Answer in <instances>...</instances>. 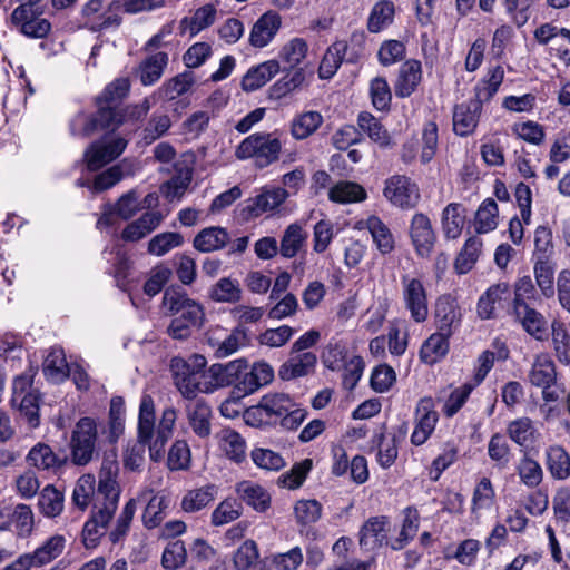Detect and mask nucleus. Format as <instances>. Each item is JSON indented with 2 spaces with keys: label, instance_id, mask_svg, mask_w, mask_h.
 Returning <instances> with one entry per match:
<instances>
[{
  "label": "nucleus",
  "instance_id": "obj_1",
  "mask_svg": "<svg viewBox=\"0 0 570 570\" xmlns=\"http://www.w3.org/2000/svg\"><path fill=\"white\" fill-rule=\"evenodd\" d=\"M245 417L253 425L279 423L287 430H295L305 420L306 411L286 393H268L256 406L246 411Z\"/></svg>",
  "mask_w": 570,
  "mask_h": 570
},
{
  "label": "nucleus",
  "instance_id": "obj_2",
  "mask_svg": "<svg viewBox=\"0 0 570 570\" xmlns=\"http://www.w3.org/2000/svg\"><path fill=\"white\" fill-rule=\"evenodd\" d=\"M206 357L200 354H194L187 360H171L174 384L185 399L193 400L198 393L208 394L216 391L215 377L212 376L210 366L206 370Z\"/></svg>",
  "mask_w": 570,
  "mask_h": 570
},
{
  "label": "nucleus",
  "instance_id": "obj_3",
  "mask_svg": "<svg viewBox=\"0 0 570 570\" xmlns=\"http://www.w3.org/2000/svg\"><path fill=\"white\" fill-rule=\"evenodd\" d=\"M116 471L117 465L114 462L101 468L92 503L91 518L105 527H108L118 507L120 490L116 480Z\"/></svg>",
  "mask_w": 570,
  "mask_h": 570
},
{
  "label": "nucleus",
  "instance_id": "obj_4",
  "mask_svg": "<svg viewBox=\"0 0 570 570\" xmlns=\"http://www.w3.org/2000/svg\"><path fill=\"white\" fill-rule=\"evenodd\" d=\"M282 142L273 134L255 132L246 137L236 148L238 159H254L255 166L265 168L275 163L281 154Z\"/></svg>",
  "mask_w": 570,
  "mask_h": 570
},
{
  "label": "nucleus",
  "instance_id": "obj_5",
  "mask_svg": "<svg viewBox=\"0 0 570 570\" xmlns=\"http://www.w3.org/2000/svg\"><path fill=\"white\" fill-rule=\"evenodd\" d=\"M99 430L95 419L85 416L77 421L70 438V456L73 464L87 465L97 454Z\"/></svg>",
  "mask_w": 570,
  "mask_h": 570
},
{
  "label": "nucleus",
  "instance_id": "obj_6",
  "mask_svg": "<svg viewBox=\"0 0 570 570\" xmlns=\"http://www.w3.org/2000/svg\"><path fill=\"white\" fill-rule=\"evenodd\" d=\"M10 27L22 36L31 39H43L50 30L51 23L42 17L36 6H18L10 14Z\"/></svg>",
  "mask_w": 570,
  "mask_h": 570
},
{
  "label": "nucleus",
  "instance_id": "obj_7",
  "mask_svg": "<svg viewBox=\"0 0 570 570\" xmlns=\"http://www.w3.org/2000/svg\"><path fill=\"white\" fill-rule=\"evenodd\" d=\"M401 292L405 309L415 323H423L429 316L428 294L421 278L411 274L401 276Z\"/></svg>",
  "mask_w": 570,
  "mask_h": 570
},
{
  "label": "nucleus",
  "instance_id": "obj_8",
  "mask_svg": "<svg viewBox=\"0 0 570 570\" xmlns=\"http://www.w3.org/2000/svg\"><path fill=\"white\" fill-rule=\"evenodd\" d=\"M35 527V514L30 505L19 503L0 508V531H12L20 538L29 537Z\"/></svg>",
  "mask_w": 570,
  "mask_h": 570
},
{
  "label": "nucleus",
  "instance_id": "obj_9",
  "mask_svg": "<svg viewBox=\"0 0 570 570\" xmlns=\"http://www.w3.org/2000/svg\"><path fill=\"white\" fill-rule=\"evenodd\" d=\"M383 195L392 205L401 208H413L420 199L417 185L405 175H394L387 178Z\"/></svg>",
  "mask_w": 570,
  "mask_h": 570
},
{
  "label": "nucleus",
  "instance_id": "obj_10",
  "mask_svg": "<svg viewBox=\"0 0 570 570\" xmlns=\"http://www.w3.org/2000/svg\"><path fill=\"white\" fill-rule=\"evenodd\" d=\"M288 198L283 187H263L261 193L246 200L243 214L247 219L257 218L263 214L274 212Z\"/></svg>",
  "mask_w": 570,
  "mask_h": 570
},
{
  "label": "nucleus",
  "instance_id": "obj_11",
  "mask_svg": "<svg viewBox=\"0 0 570 570\" xmlns=\"http://www.w3.org/2000/svg\"><path fill=\"white\" fill-rule=\"evenodd\" d=\"M127 147V140L116 138L111 140H99L89 146L85 157L89 170H98L108 163L120 156Z\"/></svg>",
  "mask_w": 570,
  "mask_h": 570
},
{
  "label": "nucleus",
  "instance_id": "obj_12",
  "mask_svg": "<svg viewBox=\"0 0 570 570\" xmlns=\"http://www.w3.org/2000/svg\"><path fill=\"white\" fill-rule=\"evenodd\" d=\"M410 237L415 253L420 257H429L436 240L430 218L422 213H416L410 224Z\"/></svg>",
  "mask_w": 570,
  "mask_h": 570
},
{
  "label": "nucleus",
  "instance_id": "obj_13",
  "mask_svg": "<svg viewBox=\"0 0 570 570\" xmlns=\"http://www.w3.org/2000/svg\"><path fill=\"white\" fill-rule=\"evenodd\" d=\"M356 229H366L372 243L381 255H389L395 249V237L390 227L376 215L360 219Z\"/></svg>",
  "mask_w": 570,
  "mask_h": 570
},
{
  "label": "nucleus",
  "instance_id": "obj_14",
  "mask_svg": "<svg viewBox=\"0 0 570 570\" xmlns=\"http://www.w3.org/2000/svg\"><path fill=\"white\" fill-rule=\"evenodd\" d=\"M439 415L431 397L421 399L416 406V424L411 435L414 445L424 444L433 433Z\"/></svg>",
  "mask_w": 570,
  "mask_h": 570
},
{
  "label": "nucleus",
  "instance_id": "obj_15",
  "mask_svg": "<svg viewBox=\"0 0 570 570\" xmlns=\"http://www.w3.org/2000/svg\"><path fill=\"white\" fill-rule=\"evenodd\" d=\"M281 26L282 18L277 12H265L252 27L248 39L250 46L257 49L268 46L277 35Z\"/></svg>",
  "mask_w": 570,
  "mask_h": 570
},
{
  "label": "nucleus",
  "instance_id": "obj_16",
  "mask_svg": "<svg viewBox=\"0 0 570 570\" xmlns=\"http://www.w3.org/2000/svg\"><path fill=\"white\" fill-rule=\"evenodd\" d=\"M461 309L450 295L440 296L435 303V324L438 331L453 335L461 324Z\"/></svg>",
  "mask_w": 570,
  "mask_h": 570
},
{
  "label": "nucleus",
  "instance_id": "obj_17",
  "mask_svg": "<svg viewBox=\"0 0 570 570\" xmlns=\"http://www.w3.org/2000/svg\"><path fill=\"white\" fill-rule=\"evenodd\" d=\"M390 520L387 517H371L360 530V546L365 550H375L387 542Z\"/></svg>",
  "mask_w": 570,
  "mask_h": 570
},
{
  "label": "nucleus",
  "instance_id": "obj_18",
  "mask_svg": "<svg viewBox=\"0 0 570 570\" xmlns=\"http://www.w3.org/2000/svg\"><path fill=\"white\" fill-rule=\"evenodd\" d=\"M67 458L59 456L52 448L38 442L28 452L26 462L38 471L56 472L66 464Z\"/></svg>",
  "mask_w": 570,
  "mask_h": 570
},
{
  "label": "nucleus",
  "instance_id": "obj_19",
  "mask_svg": "<svg viewBox=\"0 0 570 570\" xmlns=\"http://www.w3.org/2000/svg\"><path fill=\"white\" fill-rule=\"evenodd\" d=\"M422 80V65L419 60H406L399 69L394 91L399 98L410 97Z\"/></svg>",
  "mask_w": 570,
  "mask_h": 570
},
{
  "label": "nucleus",
  "instance_id": "obj_20",
  "mask_svg": "<svg viewBox=\"0 0 570 570\" xmlns=\"http://www.w3.org/2000/svg\"><path fill=\"white\" fill-rule=\"evenodd\" d=\"M186 413L189 426L193 432L202 438H208L212 432L213 411L209 404L198 399L186 405Z\"/></svg>",
  "mask_w": 570,
  "mask_h": 570
},
{
  "label": "nucleus",
  "instance_id": "obj_21",
  "mask_svg": "<svg viewBox=\"0 0 570 570\" xmlns=\"http://www.w3.org/2000/svg\"><path fill=\"white\" fill-rule=\"evenodd\" d=\"M219 488L215 483L188 490L180 501V508L186 513H196L207 508L218 495Z\"/></svg>",
  "mask_w": 570,
  "mask_h": 570
},
{
  "label": "nucleus",
  "instance_id": "obj_22",
  "mask_svg": "<svg viewBox=\"0 0 570 570\" xmlns=\"http://www.w3.org/2000/svg\"><path fill=\"white\" fill-rule=\"evenodd\" d=\"M497 502L494 487L487 476L476 483L471 499V519L479 522L483 512L490 511Z\"/></svg>",
  "mask_w": 570,
  "mask_h": 570
},
{
  "label": "nucleus",
  "instance_id": "obj_23",
  "mask_svg": "<svg viewBox=\"0 0 570 570\" xmlns=\"http://www.w3.org/2000/svg\"><path fill=\"white\" fill-rule=\"evenodd\" d=\"M482 108L472 100L458 105L453 111V130L464 137L472 134L479 122Z\"/></svg>",
  "mask_w": 570,
  "mask_h": 570
},
{
  "label": "nucleus",
  "instance_id": "obj_24",
  "mask_svg": "<svg viewBox=\"0 0 570 570\" xmlns=\"http://www.w3.org/2000/svg\"><path fill=\"white\" fill-rule=\"evenodd\" d=\"M274 379V370L266 362H256L249 371H245L239 384L238 390L244 394H252L261 387L269 384Z\"/></svg>",
  "mask_w": 570,
  "mask_h": 570
},
{
  "label": "nucleus",
  "instance_id": "obj_25",
  "mask_svg": "<svg viewBox=\"0 0 570 570\" xmlns=\"http://www.w3.org/2000/svg\"><path fill=\"white\" fill-rule=\"evenodd\" d=\"M279 62L274 59L252 67L242 79V89L252 92L262 88L279 72Z\"/></svg>",
  "mask_w": 570,
  "mask_h": 570
},
{
  "label": "nucleus",
  "instance_id": "obj_26",
  "mask_svg": "<svg viewBox=\"0 0 570 570\" xmlns=\"http://www.w3.org/2000/svg\"><path fill=\"white\" fill-rule=\"evenodd\" d=\"M247 368L248 364L245 358L233 360L226 364L216 363L210 365L212 376L215 377V389L228 386L236 382L239 384Z\"/></svg>",
  "mask_w": 570,
  "mask_h": 570
},
{
  "label": "nucleus",
  "instance_id": "obj_27",
  "mask_svg": "<svg viewBox=\"0 0 570 570\" xmlns=\"http://www.w3.org/2000/svg\"><path fill=\"white\" fill-rule=\"evenodd\" d=\"M317 362V357L313 352H303L292 355L281 367L279 376L289 381L293 379L308 375L313 372Z\"/></svg>",
  "mask_w": 570,
  "mask_h": 570
},
{
  "label": "nucleus",
  "instance_id": "obj_28",
  "mask_svg": "<svg viewBox=\"0 0 570 570\" xmlns=\"http://www.w3.org/2000/svg\"><path fill=\"white\" fill-rule=\"evenodd\" d=\"M235 492L242 501L258 512H264L269 508V494L263 487L253 481L244 480L236 483Z\"/></svg>",
  "mask_w": 570,
  "mask_h": 570
},
{
  "label": "nucleus",
  "instance_id": "obj_29",
  "mask_svg": "<svg viewBox=\"0 0 570 570\" xmlns=\"http://www.w3.org/2000/svg\"><path fill=\"white\" fill-rule=\"evenodd\" d=\"M216 16L217 9L213 3L204 4L196 9L190 18L185 17L180 20V32L195 37L200 31L210 27L215 22Z\"/></svg>",
  "mask_w": 570,
  "mask_h": 570
},
{
  "label": "nucleus",
  "instance_id": "obj_30",
  "mask_svg": "<svg viewBox=\"0 0 570 570\" xmlns=\"http://www.w3.org/2000/svg\"><path fill=\"white\" fill-rule=\"evenodd\" d=\"M163 219L164 216L160 212H147L138 219L128 224L122 230L121 237L128 242H137L155 230Z\"/></svg>",
  "mask_w": 570,
  "mask_h": 570
},
{
  "label": "nucleus",
  "instance_id": "obj_31",
  "mask_svg": "<svg viewBox=\"0 0 570 570\" xmlns=\"http://www.w3.org/2000/svg\"><path fill=\"white\" fill-rule=\"evenodd\" d=\"M466 219V209L460 203H450L442 212L441 223L444 236L456 239L462 234Z\"/></svg>",
  "mask_w": 570,
  "mask_h": 570
},
{
  "label": "nucleus",
  "instance_id": "obj_32",
  "mask_svg": "<svg viewBox=\"0 0 570 570\" xmlns=\"http://www.w3.org/2000/svg\"><path fill=\"white\" fill-rule=\"evenodd\" d=\"M451 335L440 331L431 334L420 348V358L423 363L433 365L441 361L449 352Z\"/></svg>",
  "mask_w": 570,
  "mask_h": 570
},
{
  "label": "nucleus",
  "instance_id": "obj_33",
  "mask_svg": "<svg viewBox=\"0 0 570 570\" xmlns=\"http://www.w3.org/2000/svg\"><path fill=\"white\" fill-rule=\"evenodd\" d=\"M508 295L509 285L507 283H498L490 286L479 298L476 306L479 317L482 320L493 318L495 316L497 306H500Z\"/></svg>",
  "mask_w": 570,
  "mask_h": 570
},
{
  "label": "nucleus",
  "instance_id": "obj_34",
  "mask_svg": "<svg viewBox=\"0 0 570 570\" xmlns=\"http://www.w3.org/2000/svg\"><path fill=\"white\" fill-rule=\"evenodd\" d=\"M219 449L225 455L236 462L240 463L246 458V442L244 438L233 429L226 428L217 434Z\"/></svg>",
  "mask_w": 570,
  "mask_h": 570
},
{
  "label": "nucleus",
  "instance_id": "obj_35",
  "mask_svg": "<svg viewBox=\"0 0 570 570\" xmlns=\"http://www.w3.org/2000/svg\"><path fill=\"white\" fill-rule=\"evenodd\" d=\"M395 18V4L392 0H379L372 7L367 18V29L379 33L389 28Z\"/></svg>",
  "mask_w": 570,
  "mask_h": 570
},
{
  "label": "nucleus",
  "instance_id": "obj_36",
  "mask_svg": "<svg viewBox=\"0 0 570 570\" xmlns=\"http://www.w3.org/2000/svg\"><path fill=\"white\" fill-rule=\"evenodd\" d=\"M42 372L47 380L53 383H60L69 376L70 367L62 348L52 347L50 350L43 361Z\"/></svg>",
  "mask_w": 570,
  "mask_h": 570
},
{
  "label": "nucleus",
  "instance_id": "obj_37",
  "mask_svg": "<svg viewBox=\"0 0 570 570\" xmlns=\"http://www.w3.org/2000/svg\"><path fill=\"white\" fill-rule=\"evenodd\" d=\"M347 49L345 40H337L327 48L318 67L320 78L330 79L336 73L347 55Z\"/></svg>",
  "mask_w": 570,
  "mask_h": 570
},
{
  "label": "nucleus",
  "instance_id": "obj_38",
  "mask_svg": "<svg viewBox=\"0 0 570 570\" xmlns=\"http://www.w3.org/2000/svg\"><path fill=\"white\" fill-rule=\"evenodd\" d=\"M514 313L523 328L531 336L540 341L547 337V322L542 314L531 308L529 305L521 304L514 308Z\"/></svg>",
  "mask_w": 570,
  "mask_h": 570
},
{
  "label": "nucleus",
  "instance_id": "obj_39",
  "mask_svg": "<svg viewBox=\"0 0 570 570\" xmlns=\"http://www.w3.org/2000/svg\"><path fill=\"white\" fill-rule=\"evenodd\" d=\"M229 242V235L222 227H208L199 232L194 239V247L202 253L219 250Z\"/></svg>",
  "mask_w": 570,
  "mask_h": 570
},
{
  "label": "nucleus",
  "instance_id": "obj_40",
  "mask_svg": "<svg viewBox=\"0 0 570 570\" xmlns=\"http://www.w3.org/2000/svg\"><path fill=\"white\" fill-rule=\"evenodd\" d=\"M209 297L217 303L237 304L242 301L243 289L237 279L222 277L210 287Z\"/></svg>",
  "mask_w": 570,
  "mask_h": 570
},
{
  "label": "nucleus",
  "instance_id": "obj_41",
  "mask_svg": "<svg viewBox=\"0 0 570 570\" xmlns=\"http://www.w3.org/2000/svg\"><path fill=\"white\" fill-rule=\"evenodd\" d=\"M66 547V538L62 534H55L48 538L33 552L29 553L36 567H42L57 559Z\"/></svg>",
  "mask_w": 570,
  "mask_h": 570
},
{
  "label": "nucleus",
  "instance_id": "obj_42",
  "mask_svg": "<svg viewBox=\"0 0 570 570\" xmlns=\"http://www.w3.org/2000/svg\"><path fill=\"white\" fill-rule=\"evenodd\" d=\"M323 124V116L318 111L309 110L296 115L291 122V135L296 140L312 136Z\"/></svg>",
  "mask_w": 570,
  "mask_h": 570
},
{
  "label": "nucleus",
  "instance_id": "obj_43",
  "mask_svg": "<svg viewBox=\"0 0 570 570\" xmlns=\"http://www.w3.org/2000/svg\"><path fill=\"white\" fill-rule=\"evenodd\" d=\"M530 382L542 389H549L556 381L554 364L549 355L540 354L535 357L529 373Z\"/></svg>",
  "mask_w": 570,
  "mask_h": 570
},
{
  "label": "nucleus",
  "instance_id": "obj_44",
  "mask_svg": "<svg viewBox=\"0 0 570 570\" xmlns=\"http://www.w3.org/2000/svg\"><path fill=\"white\" fill-rule=\"evenodd\" d=\"M307 239V233L297 224H291L286 227L281 239L279 253L285 258L295 257Z\"/></svg>",
  "mask_w": 570,
  "mask_h": 570
},
{
  "label": "nucleus",
  "instance_id": "obj_45",
  "mask_svg": "<svg viewBox=\"0 0 570 570\" xmlns=\"http://www.w3.org/2000/svg\"><path fill=\"white\" fill-rule=\"evenodd\" d=\"M482 245L478 236H471L465 240L454 262V268L459 274H466L473 268L481 254Z\"/></svg>",
  "mask_w": 570,
  "mask_h": 570
},
{
  "label": "nucleus",
  "instance_id": "obj_46",
  "mask_svg": "<svg viewBox=\"0 0 570 570\" xmlns=\"http://www.w3.org/2000/svg\"><path fill=\"white\" fill-rule=\"evenodd\" d=\"M547 468L552 478L566 480L570 475V456L560 445H551L546 451Z\"/></svg>",
  "mask_w": 570,
  "mask_h": 570
},
{
  "label": "nucleus",
  "instance_id": "obj_47",
  "mask_svg": "<svg viewBox=\"0 0 570 570\" xmlns=\"http://www.w3.org/2000/svg\"><path fill=\"white\" fill-rule=\"evenodd\" d=\"M499 209L492 198H487L479 206L474 217V229L478 234H485L498 227Z\"/></svg>",
  "mask_w": 570,
  "mask_h": 570
},
{
  "label": "nucleus",
  "instance_id": "obj_48",
  "mask_svg": "<svg viewBox=\"0 0 570 570\" xmlns=\"http://www.w3.org/2000/svg\"><path fill=\"white\" fill-rule=\"evenodd\" d=\"M242 513V503L235 498L227 497L212 511L210 524L213 527H223L237 520Z\"/></svg>",
  "mask_w": 570,
  "mask_h": 570
},
{
  "label": "nucleus",
  "instance_id": "obj_49",
  "mask_svg": "<svg viewBox=\"0 0 570 570\" xmlns=\"http://www.w3.org/2000/svg\"><path fill=\"white\" fill-rule=\"evenodd\" d=\"M155 432V403L149 394H144L140 400L138 415V438L141 441H150Z\"/></svg>",
  "mask_w": 570,
  "mask_h": 570
},
{
  "label": "nucleus",
  "instance_id": "obj_50",
  "mask_svg": "<svg viewBox=\"0 0 570 570\" xmlns=\"http://www.w3.org/2000/svg\"><path fill=\"white\" fill-rule=\"evenodd\" d=\"M168 63L166 52H157L140 63V81L144 86H151L157 82L164 73Z\"/></svg>",
  "mask_w": 570,
  "mask_h": 570
},
{
  "label": "nucleus",
  "instance_id": "obj_51",
  "mask_svg": "<svg viewBox=\"0 0 570 570\" xmlns=\"http://www.w3.org/2000/svg\"><path fill=\"white\" fill-rule=\"evenodd\" d=\"M404 519L400 534L391 542L393 550L403 549L416 535L420 525V515L415 508L407 507L403 511Z\"/></svg>",
  "mask_w": 570,
  "mask_h": 570
},
{
  "label": "nucleus",
  "instance_id": "obj_52",
  "mask_svg": "<svg viewBox=\"0 0 570 570\" xmlns=\"http://www.w3.org/2000/svg\"><path fill=\"white\" fill-rule=\"evenodd\" d=\"M63 494L53 485H46L38 498L39 511L46 518H56L63 511Z\"/></svg>",
  "mask_w": 570,
  "mask_h": 570
},
{
  "label": "nucleus",
  "instance_id": "obj_53",
  "mask_svg": "<svg viewBox=\"0 0 570 570\" xmlns=\"http://www.w3.org/2000/svg\"><path fill=\"white\" fill-rule=\"evenodd\" d=\"M328 198L341 204L356 203L366 198V191L356 183L340 181L330 189Z\"/></svg>",
  "mask_w": 570,
  "mask_h": 570
},
{
  "label": "nucleus",
  "instance_id": "obj_54",
  "mask_svg": "<svg viewBox=\"0 0 570 570\" xmlns=\"http://www.w3.org/2000/svg\"><path fill=\"white\" fill-rule=\"evenodd\" d=\"M176 175L161 186L163 195L170 202L179 200L193 179V171L187 167L180 168L176 166Z\"/></svg>",
  "mask_w": 570,
  "mask_h": 570
},
{
  "label": "nucleus",
  "instance_id": "obj_55",
  "mask_svg": "<svg viewBox=\"0 0 570 570\" xmlns=\"http://www.w3.org/2000/svg\"><path fill=\"white\" fill-rule=\"evenodd\" d=\"M386 342L389 351L394 356L405 353L409 344L407 324L403 320H394L390 323Z\"/></svg>",
  "mask_w": 570,
  "mask_h": 570
},
{
  "label": "nucleus",
  "instance_id": "obj_56",
  "mask_svg": "<svg viewBox=\"0 0 570 570\" xmlns=\"http://www.w3.org/2000/svg\"><path fill=\"white\" fill-rule=\"evenodd\" d=\"M196 79L191 71H184L170 80L166 81L160 88L159 94L166 100H174L188 92L194 86Z\"/></svg>",
  "mask_w": 570,
  "mask_h": 570
},
{
  "label": "nucleus",
  "instance_id": "obj_57",
  "mask_svg": "<svg viewBox=\"0 0 570 570\" xmlns=\"http://www.w3.org/2000/svg\"><path fill=\"white\" fill-rule=\"evenodd\" d=\"M360 128L365 131L371 140L379 144L381 147L390 145V136L383 128L382 124L370 112L363 111L357 117Z\"/></svg>",
  "mask_w": 570,
  "mask_h": 570
},
{
  "label": "nucleus",
  "instance_id": "obj_58",
  "mask_svg": "<svg viewBox=\"0 0 570 570\" xmlns=\"http://www.w3.org/2000/svg\"><path fill=\"white\" fill-rule=\"evenodd\" d=\"M535 282L546 297L554 295V265L546 258H538L534 263Z\"/></svg>",
  "mask_w": 570,
  "mask_h": 570
},
{
  "label": "nucleus",
  "instance_id": "obj_59",
  "mask_svg": "<svg viewBox=\"0 0 570 570\" xmlns=\"http://www.w3.org/2000/svg\"><path fill=\"white\" fill-rule=\"evenodd\" d=\"M96 493L95 478L90 474H85L78 479L75 485L72 502L81 511H85L91 502H95Z\"/></svg>",
  "mask_w": 570,
  "mask_h": 570
},
{
  "label": "nucleus",
  "instance_id": "obj_60",
  "mask_svg": "<svg viewBox=\"0 0 570 570\" xmlns=\"http://www.w3.org/2000/svg\"><path fill=\"white\" fill-rule=\"evenodd\" d=\"M307 50L308 45L303 38H293L282 47L279 58L291 68H295L305 59Z\"/></svg>",
  "mask_w": 570,
  "mask_h": 570
},
{
  "label": "nucleus",
  "instance_id": "obj_61",
  "mask_svg": "<svg viewBox=\"0 0 570 570\" xmlns=\"http://www.w3.org/2000/svg\"><path fill=\"white\" fill-rule=\"evenodd\" d=\"M194 301L180 287L171 286L164 292L161 307L165 314L175 316L185 308L187 303H193Z\"/></svg>",
  "mask_w": 570,
  "mask_h": 570
},
{
  "label": "nucleus",
  "instance_id": "obj_62",
  "mask_svg": "<svg viewBox=\"0 0 570 570\" xmlns=\"http://www.w3.org/2000/svg\"><path fill=\"white\" fill-rule=\"evenodd\" d=\"M370 96L372 105L376 110L385 111L390 109L392 92L385 78L375 77L371 80Z\"/></svg>",
  "mask_w": 570,
  "mask_h": 570
},
{
  "label": "nucleus",
  "instance_id": "obj_63",
  "mask_svg": "<svg viewBox=\"0 0 570 570\" xmlns=\"http://www.w3.org/2000/svg\"><path fill=\"white\" fill-rule=\"evenodd\" d=\"M259 558L258 548L255 541L247 540L239 546L233 557L236 570H250L257 564Z\"/></svg>",
  "mask_w": 570,
  "mask_h": 570
},
{
  "label": "nucleus",
  "instance_id": "obj_64",
  "mask_svg": "<svg viewBox=\"0 0 570 570\" xmlns=\"http://www.w3.org/2000/svg\"><path fill=\"white\" fill-rule=\"evenodd\" d=\"M535 428L528 417L514 420L508 425V434L510 439L517 444L524 446L531 443L534 439Z\"/></svg>",
  "mask_w": 570,
  "mask_h": 570
}]
</instances>
